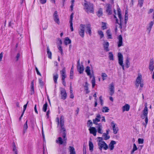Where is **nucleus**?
<instances>
[{
    "label": "nucleus",
    "mask_w": 154,
    "mask_h": 154,
    "mask_svg": "<svg viewBox=\"0 0 154 154\" xmlns=\"http://www.w3.org/2000/svg\"><path fill=\"white\" fill-rule=\"evenodd\" d=\"M64 118L63 116H61L60 119L57 117L56 121L57 122V127L60 129V134L62 133L63 139L61 137H58L56 140V142L60 145L62 144L64 141H66V132L64 126Z\"/></svg>",
    "instance_id": "f257e3e1"
},
{
    "label": "nucleus",
    "mask_w": 154,
    "mask_h": 154,
    "mask_svg": "<svg viewBox=\"0 0 154 154\" xmlns=\"http://www.w3.org/2000/svg\"><path fill=\"white\" fill-rule=\"evenodd\" d=\"M144 106L145 107L143 110L142 111V113L141 115V117L143 119H145L144 121L145 122V124L143 123V124L145 125V128H146L148 122V119L147 116L148 113V109L147 103H145Z\"/></svg>",
    "instance_id": "f03ea898"
},
{
    "label": "nucleus",
    "mask_w": 154,
    "mask_h": 154,
    "mask_svg": "<svg viewBox=\"0 0 154 154\" xmlns=\"http://www.w3.org/2000/svg\"><path fill=\"white\" fill-rule=\"evenodd\" d=\"M83 5L84 7V9L87 13H93V12L94 9L93 4L90 2L88 3L85 0Z\"/></svg>",
    "instance_id": "7ed1b4c3"
},
{
    "label": "nucleus",
    "mask_w": 154,
    "mask_h": 154,
    "mask_svg": "<svg viewBox=\"0 0 154 154\" xmlns=\"http://www.w3.org/2000/svg\"><path fill=\"white\" fill-rule=\"evenodd\" d=\"M136 86L137 88H138L139 85L141 88H142L143 85V82L142 79V75L140 73H138V76L136 80Z\"/></svg>",
    "instance_id": "20e7f679"
},
{
    "label": "nucleus",
    "mask_w": 154,
    "mask_h": 154,
    "mask_svg": "<svg viewBox=\"0 0 154 154\" xmlns=\"http://www.w3.org/2000/svg\"><path fill=\"white\" fill-rule=\"evenodd\" d=\"M99 149L101 150L102 148L104 150H106L108 148L107 145L103 141L99 140L98 143Z\"/></svg>",
    "instance_id": "39448f33"
},
{
    "label": "nucleus",
    "mask_w": 154,
    "mask_h": 154,
    "mask_svg": "<svg viewBox=\"0 0 154 154\" xmlns=\"http://www.w3.org/2000/svg\"><path fill=\"white\" fill-rule=\"evenodd\" d=\"M85 25L80 24L78 30V32L79 35L82 38L84 37Z\"/></svg>",
    "instance_id": "423d86ee"
},
{
    "label": "nucleus",
    "mask_w": 154,
    "mask_h": 154,
    "mask_svg": "<svg viewBox=\"0 0 154 154\" xmlns=\"http://www.w3.org/2000/svg\"><path fill=\"white\" fill-rule=\"evenodd\" d=\"M118 63L122 67V69L124 70V66L123 63V56L120 53H119L118 54Z\"/></svg>",
    "instance_id": "0eeeda50"
},
{
    "label": "nucleus",
    "mask_w": 154,
    "mask_h": 154,
    "mask_svg": "<svg viewBox=\"0 0 154 154\" xmlns=\"http://www.w3.org/2000/svg\"><path fill=\"white\" fill-rule=\"evenodd\" d=\"M53 18L54 20L56 23L58 25L60 24V19L59 16L58 14V12L57 11H55L53 14Z\"/></svg>",
    "instance_id": "6e6552de"
},
{
    "label": "nucleus",
    "mask_w": 154,
    "mask_h": 154,
    "mask_svg": "<svg viewBox=\"0 0 154 154\" xmlns=\"http://www.w3.org/2000/svg\"><path fill=\"white\" fill-rule=\"evenodd\" d=\"M61 94V98L63 100L66 99L67 97V94L65 89L63 88H60Z\"/></svg>",
    "instance_id": "1a4fd4ad"
},
{
    "label": "nucleus",
    "mask_w": 154,
    "mask_h": 154,
    "mask_svg": "<svg viewBox=\"0 0 154 154\" xmlns=\"http://www.w3.org/2000/svg\"><path fill=\"white\" fill-rule=\"evenodd\" d=\"M111 125L112 127L114 134H116L119 130V129L117 126V125L113 121L111 122Z\"/></svg>",
    "instance_id": "9d476101"
},
{
    "label": "nucleus",
    "mask_w": 154,
    "mask_h": 154,
    "mask_svg": "<svg viewBox=\"0 0 154 154\" xmlns=\"http://www.w3.org/2000/svg\"><path fill=\"white\" fill-rule=\"evenodd\" d=\"M85 28L86 29V32L88 33L90 35L91 34V25L90 24H87L85 25Z\"/></svg>",
    "instance_id": "9b49d317"
},
{
    "label": "nucleus",
    "mask_w": 154,
    "mask_h": 154,
    "mask_svg": "<svg viewBox=\"0 0 154 154\" xmlns=\"http://www.w3.org/2000/svg\"><path fill=\"white\" fill-rule=\"evenodd\" d=\"M118 41L117 42L118 47H120L123 45L122 38L121 35H119L117 38Z\"/></svg>",
    "instance_id": "f8f14e48"
},
{
    "label": "nucleus",
    "mask_w": 154,
    "mask_h": 154,
    "mask_svg": "<svg viewBox=\"0 0 154 154\" xmlns=\"http://www.w3.org/2000/svg\"><path fill=\"white\" fill-rule=\"evenodd\" d=\"M109 88L110 90V95L112 96L114 92V86L113 83L109 85Z\"/></svg>",
    "instance_id": "ddd939ff"
},
{
    "label": "nucleus",
    "mask_w": 154,
    "mask_h": 154,
    "mask_svg": "<svg viewBox=\"0 0 154 154\" xmlns=\"http://www.w3.org/2000/svg\"><path fill=\"white\" fill-rule=\"evenodd\" d=\"M89 130L90 134H93L94 136H96L97 131L95 128L90 127L89 128Z\"/></svg>",
    "instance_id": "4468645a"
},
{
    "label": "nucleus",
    "mask_w": 154,
    "mask_h": 154,
    "mask_svg": "<svg viewBox=\"0 0 154 154\" xmlns=\"http://www.w3.org/2000/svg\"><path fill=\"white\" fill-rule=\"evenodd\" d=\"M60 74L62 77V79H65L66 77L65 67H64L63 69L60 71Z\"/></svg>",
    "instance_id": "2eb2a0df"
},
{
    "label": "nucleus",
    "mask_w": 154,
    "mask_h": 154,
    "mask_svg": "<svg viewBox=\"0 0 154 154\" xmlns=\"http://www.w3.org/2000/svg\"><path fill=\"white\" fill-rule=\"evenodd\" d=\"M111 5L109 4L106 5V12L109 15H110L112 14V11L111 10Z\"/></svg>",
    "instance_id": "dca6fc26"
},
{
    "label": "nucleus",
    "mask_w": 154,
    "mask_h": 154,
    "mask_svg": "<svg viewBox=\"0 0 154 154\" xmlns=\"http://www.w3.org/2000/svg\"><path fill=\"white\" fill-rule=\"evenodd\" d=\"M149 69L151 71H153L154 69V63L152 59H150L149 60Z\"/></svg>",
    "instance_id": "f3484780"
},
{
    "label": "nucleus",
    "mask_w": 154,
    "mask_h": 154,
    "mask_svg": "<svg viewBox=\"0 0 154 154\" xmlns=\"http://www.w3.org/2000/svg\"><path fill=\"white\" fill-rule=\"evenodd\" d=\"M103 45L104 50L106 52L108 51H109V43L107 42L104 41L103 43Z\"/></svg>",
    "instance_id": "a211bd4d"
},
{
    "label": "nucleus",
    "mask_w": 154,
    "mask_h": 154,
    "mask_svg": "<svg viewBox=\"0 0 154 154\" xmlns=\"http://www.w3.org/2000/svg\"><path fill=\"white\" fill-rule=\"evenodd\" d=\"M77 69L80 74L82 73L84 70V67L83 65H81L77 66Z\"/></svg>",
    "instance_id": "6ab92c4d"
},
{
    "label": "nucleus",
    "mask_w": 154,
    "mask_h": 154,
    "mask_svg": "<svg viewBox=\"0 0 154 154\" xmlns=\"http://www.w3.org/2000/svg\"><path fill=\"white\" fill-rule=\"evenodd\" d=\"M100 114L97 115L95 119H93V123L95 125H97V123L100 121Z\"/></svg>",
    "instance_id": "aec40b11"
},
{
    "label": "nucleus",
    "mask_w": 154,
    "mask_h": 154,
    "mask_svg": "<svg viewBox=\"0 0 154 154\" xmlns=\"http://www.w3.org/2000/svg\"><path fill=\"white\" fill-rule=\"evenodd\" d=\"M97 131L98 133L102 134L103 133V126L102 124L100 123H99L98 125L97 126Z\"/></svg>",
    "instance_id": "412c9836"
},
{
    "label": "nucleus",
    "mask_w": 154,
    "mask_h": 154,
    "mask_svg": "<svg viewBox=\"0 0 154 154\" xmlns=\"http://www.w3.org/2000/svg\"><path fill=\"white\" fill-rule=\"evenodd\" d=\"M116 144V142L114 140H112L109 145V148L110 150H112L114 148V145Z\"/></svg>",
    "instance_id": "4be33fe9"
},
{
    "label": "nucleus",
    "mask_w": 154,
    "mask_h": 154,
    "mask_svg": "<svg viewBox=\"0 0 154 154\" xmlns=\"http://www.w3.org/2000/svg\"><path fill=\"white\" fill-rule=\"evenodd\" d=\"M130 106L127 104H126L125 105L122 107V112H124L125 111H128L130 109Z\"/></svg>",
    "instance_id": "5701e85b"
},
{
    "label": "nucleus",
    "mask_w": 154,
    "mask_h": 154,
    "mask_svg": "<svg viewBox=\"0 0 154 154\" xmlns=\"http://www.w3.org/2000/svg\"><path fill=\"white\" fill-rule=\"evenodd\" d=\"M90 72L91 70L90 67L88 66L86 67L85 69V72H86L87 75L89 76L90 78H91L93 75H91Z\"/></svg>",
    "instance_id": "b1692460"
},
{
    "label": "nucleus",
    "mask_w": 154,
    "mask_h": 154,
    "mask_svg": "<svg viewBox=\"0 0 154 154\" xmlns=\"http://www.w3.org/2000/svg\"><path fill=\"white\" fill-rule=\"evenodd\" d=\"M68 150L70 154H75V149L73 147L69 146L68 148Z\"/></svg>",
    "instance_id": "393cba45"
},
{
    "label": "nucleus",
    "mask_w": 154,
    "mask_h": 154,
    "mask_svg": "<svg viewBox=\"0 0 154 154\" xmlns=\"http://www.w3.org/2000/svg\"><path fill=\"white\" fill-rule=\"evenodd\" d=\"M153 23L152 21L150 22L148 26L147 27V30L148 31L149 33L151 31Z\"/></svg>",
    "instance_id": "a878e982"
},
{
    "label": "nucleus",
    "mask_w": 154,
    "mask_h": 154,
    "mask_svg": "<svg viewBox=\"0 0 154 154\" xmlns=\"http://www.w3.org/2000/svg\"><path fill=\"white\" fill-rule=\"evenodd\" d=\"M106 34L107 35V39H112V33L110 30L109 29L107 30Z\"/></svg>",
    "instance_id": "bb28decb"
},
{
    "label": "nucleus",
    "mask_w": 154,
    "mask_h": 154,
    "mask_svg": "<svg viewBox=\"0 0 154 154\" xmlns=\"http://www.w3.org/2000/svg\"><path fill=\"white\" fill-rule=\"evenodd\" d=\"M47 53L48 55V57L51 59L52 57V53L50 51V49L49 46H48L47 47Z\"/></svg>",
    "instance_id": "cd10ccee"
},
{
    "label": "nucleus",
    "mask_w": 154,
    "mask_h": 154,
    "mask_svg": "<svg viewBox=\"0 0 154 154\" xmlns=\"http://www.w3.org/2000/svg\"><path fill=\"white\" fill-rule=\"evenodd\" d=\"M58 78V74L56 73L55 74H53V80L54 83L56 84L57 83V80Z\"/></svg>",
    "instance_id": "c85d7f7f"
},
{
    "label": "nucleus",
    "mask_w": 154,
    "mask_h": 154,
    "mask_svg": "<svg viewBox=\"0 0 154 154\" xmlns=\"http://www.w3.org/2000/svg\"><path fill=\"white\" fill-rule=\"evenodd\" d=\"M89 150L91 151H92L93 150L94 146L92 143L90 141H89Z\"/></svg>",
    "instance_id": "c756f323"
},
{
    "label": "nucleus",
    "mask_w": 154,
    "mask_h": 154,
    "mask_svg": "<svg viewBox=\"0 0 154 154\" xmlns=\"http://www.w3.org/2000/svg\"><path fill=\"white\" fill-rule=\"evenodd\" d=\"M117 12H118V17L119 18L120 21L121 22L122 19V17L121 14V11L120 9L119 8H117Z\"/></svg>",
    "instance_id": "7c9ffc66"
},
{
    "label": "nucleus",
    "mask_w": 154,
    "mask_h": 154,
    "mask_svg": "<svg viewBox=\"0 0 154 154\" xmlns=\"http://www.w3.org/2000/svg\"><path fill=\"white\" fill-rule=\"evenodd\" d=\"M71 43V40L68 38H66L64 42V44L66 45Z\"/></svg>",
    "instance_id": "2f4dec72"
},
{
    "label": "nucleus",
    "mask_w": 154,
    "mask_h": 154,
    "mask_svg": "<svg viewBox=\"0 0 154 154\" xmlns=\"http://www.w3.org/2000/svg\"><path fill=\"white\" fill-rule=\"evenodd\" d=\"M27 120L26 121L25 124L24 125H23V133H24L26 132V131L27 129V128H28V125H27Z\"/></svg>",
    "instance_id": "473e14b6"
},
{
    "label": "nucleus",
    "mask_w": 154,
    "mask_h": 154,
    "mask_svg": "<svg viewBox=\"0 0 154 154\" xmlns=\"http://www.w3.org/2000/svg\"><path fill=\"white\" fill-rule=\"evenodd\" d=\"M92 79L91 81V82L92 85V87L93 88H94L95 85V77L94 76H92Z\"/></svg>",
    "instance_id": "72a5a7b5"
},
{
    "label": "nucleus",
    "mask_w": 154,
    "mask_h": 154,
    "mask_svg": "<svg viewBox=\"0 0 154 154\" xmlns=\"http://www.w3.org/2000/svg\"><path fill=\"white\" fill-rule=\"evenodd\" d=\"M114 13L115 14L114 15V18L116 19V23H118L119 24V27L121 29V28H122V26H121V23L120 24H119L118 23V20L117 18V17H116V16L115 15L116 14V10L115 9L114 10Z\"/></svg>",
    "instance_id": "f704fd0d"
},
{
    "label": "nucleus",
    "mask_w": 154,
    "mask_h": 154,
    "mask_svg": "<svg viewBox=\"0 0 154 154\" xmlns=\"http://www.w3.org/2000/svg\"><path fill=\"white\" fill-rule=\"evenodd\" d=\"M101 77L102 78L103 80L106 79L107 77V75L105 73L103 72L101 73Z\"/></svg>",
    "instance_id": "c9c22d12"
},
{
    "label": "nucleus",
    "mask_w": 154,
    "mask_h": 154,
    "mask_svg": "<svg viewBox=\"0 0 154 154\" xmlns=\"http://www.w3.org/2000/svg\"><path fill=\"white\" fill-rule=\"evenodd\" d=\"M103 136L104 137V139L105 140H107L109 139L110 138V136L108 135L106 133H104L103 134Z\"/></svg>",
    "instance_id": "e433bc0d"
},
{
    "label": "nucleus",
    "mask_w": 154,
    "mask_h": 154,
    "mask_svg": "<svg viewBox=\"0 0 154 154\" xmlns=\"http://www.w3.org/2000/svg\"><path fill=\"white\" fill-rule=\"evenodd\" d=\"M109 109L107 107L104 106L102 108V111L103 112H108Z\"/></svg>",
    "instance_id": "4c0bfd02"
},
{
    "label": "nucleus",
    "mask_w": 154,
    "mask_h": 154,
    "mask_svg": "<svg viewBox=\"0 0 154 154\" xmlns=\"http://www.w3.org/2000/svg\"><path fill=\"white\" fill-rule=\"evenodd\" d=\"M73 66H72L71 68L70 72V78L71 79H72L73 78Z\"/></svg>",
    "instance_id": "58836bf2"
},
{
    "label": "nucleus",
    "mask_w": 154,
    "mask_h": 154,
    "mask_svg": "<svg viewBox=\"0 0 154 154\" xmlns=\"http://www.w3.org/2000/svg\"><path fill=\"white\" fill-rule=\"evenodd\" d=\"M13 151L14 152V154H17V151L16 147L15 144L14 143H13Z\"/></svg>",
    "instance_id": "ea45409f"
},
{
    "label": "nucleus",
    "mask_w": 154,
    "mask_h": 154,
    "mask_svg": "<svg viewBox=\"0 0 154 154\" xmlns=\"http://www.w3.org/2000/svg\"><path fill=\"white\" fill-rule=\"evenodd\" d=\"M102 9L101 8H100L97 11V15L98 17H100L102 15Z\"/></svg>",
    "instance_id": "a19ab883"
},
{
    "label": "nucleus",
    "mask_w": 154,
    "mask_h": 154,
    "mask_svg": "<svg viewBox=\"0 0 154 154\" xmlns=\"http://www.w3.org/2000/svg\"><path fill=\"white\" fill-rule=\"evenodd\" d=\"M48 106V104L47 102H46L43 105L42 107L43 111L44 112H46Z\"/></svg>",
    "instance_id": "79ce46f5"
},
{
    "label": "nucleus",
    "mask_w": 154,
    "mask_h": 154,
    "mask_svg": "<svg viewBox=\"0 0 154 154\" xmlns=\"http://www.w3.org/2000/svg\"><path fill=\"white\" fill-rule=\"evenodd\" d=\"M98 33L100 36V38H102L104 36V34L103 32L101 30L98 31Z\"/></svg>",
    "instance_id": "37998d69"
},
{
    "label": "nucleus",
    "mask_w": 154,
    "mask_h": 154,
    "mask_svg": "<svg viewBox=\"0 0 154 154\" xmlns=\"http://www.w3.org/2000/svg\"><path fill=\"white\" fill-rule=\"evenodd\" d=\"M88 84L87 82H86L85 83V90H86V92L87 93H89V91H88Z\"/></svg>",
    "instance_id": "c03bdc74"
},
{
    "label": "nucleus",
    "mask_w": 154,
    "mask_h": 154,
    "mask_svg": "<svg viewBox=\"0 0 154 154\" xmlns=\"http://www.w3.org/2000/svg\"><path fill=\"white\" fill-rule=\"evenodd\" d=\"M109 58L110 60H113V55L112 53L111 52L109 53Z\"/></svg>",
    "instance_id": "a18cd8bd"
},
{
    "label": "nucleus",
    "mask_w": 154,
    "mask_h": 154,
    "mask_svg": "<svg viewBox=\"0 0 154 154\" xmlns=\"http://www.w3.org/2000/svg\"><path fill=\"white\" fill-rule=\"evenodd\" d=\"M48 24L47 23L44 24L42 26V28L44 30H46L48 27Z\"/></svg>",
    "instance_id": "49530a36"
},
{
    "label": "nucleus",
    "mask_w": 154,
    "mask_h": 154,
    "mask_svg": "<svg viewBox=\"0 0 154 154\" xmlns=\"http://www.w3.org/2000/svg\"><path fill=\"white\" fill-rule=\"evenodd\" d=\"M143 0H139L138 2V4L140 5V7H142L143 5Z\"/></svg>",
    "instance_id": "de8ad7c7"
},
{
    "label": "nucleus",
    "mask_w": 154,
    "mask_h": 154,
    "mask_svg": "<svg viewBox=\"0 0 154 154\" xmlns=\"http://www.w3.org/2000/svg\"><path fill=\"white\" fill-rule=\"evenodd\" d=\"M39 83L40 85L41 86H43L44 85V83L43 81H42V79H38Z\"/></svg>",
    "instance_id": "09e8293b"
},
{
    "label": "nucleus",
    "mask_w": 154,
    "mask_h": 154,
    "mask_svg": "<svg viewBox=\"0 0 154 154\" xmlns=\"http://www.w3.org/2000/svg\"><path fill=\"white\" fill-rule=\"evenodd\" d=\"M102 28L103 29H106V23H104L102 22Z\"/></svg>",
    "instance_id": "8fccbe9b"
},
{
    "label": "nucleus",
    "mask_w": 154,
    "mask_h": 154,
    "mask_svg": "<svg viewBox=\"0 0 154 154\" xmlns=\"http://www.w3.org/2000/svg\"><path fill=\"white\" fill-rule=\"evenodd\" d=\"M126 67L128 68L129 67L130 65V63L129 60L127 59L126 60Z\"/></svg>",
    "instance_id": "3c124183"
},
{
    "label": "nucleus",
    "mask_w": 154,
    "mask_h": 154,
    "mask_svg": "<svg viewBox=\"0 0 154 154\" xmlns=\"http://www.w3.org/2000/svg\"><path fill=\"white\" fill-rule=\"evenodd\" d=\"M138 142L139 144H142L143 142V140L142 139L139 138L138 139Z\"/></svg>",
    "instance_id": "603ef678"
},
{
    "label": "nucleus",
    "mask_w": 154,
    "mask_h": 154,
    "mask_svg": "<svg viewBox=\"0 0 154 154\" xmlns=\"http://www.w3.org/2000/svg\"><path fill=\"white\" fill-rule=\"evenodd\" d=\"M70 23V28L72 32L74 30L73 28V23L72 22L69 23Z\"/></svg>",
    "instance_id": "864d4df0"
},
{
    "label": "nucleus",
    "mask_w": 154,
    "mask_h": 154,
    "mask_svg": "<svg viewBox=\"0 0 154 154\" xmlns=\"http://www.w3.org/2000/svg\"><path fill=\"white\" fill-rule=\"evenodd\" d=\"M58 49L60 51V52L61 54L63 53V49L62 48V47L61 46H58Z\"/></svg>",
    "instance_id": "5fc2aeb1"
},
{
    "label": "nucleus",
    "mask_w": 154,
    "mask_h": 154,
    "mask_svg": "<svg viewBox=\"0 0 154 154\" xmlns=\"http://www.w3.org/2000/svg\"><path fill=\"white\" fill-rule=\"evenodd\" d=\"M35 70L36 72V73H37V74L38 75H39L41 76H42L41 74L39 72L37 68L36 67H35Z\"/></svg>",
    "instance_id": "6e6d98bb"
},
{
    "label": "nucleus",
    "mask_w": 154,
    "mask_h": 154,
    "mask_svg": "<svg viewBox=\"0 0 154 154\" xmlns=\"http://www.w3.org/2000/svg\"><path fill=\"white\" fill-rule=\"evenodd\" d=\"M28 103V101L26 103V104L24 106H23V113H24V112L25 111V110H26V107H27V104Z\"/></svg>",
    "instance_id": "4d7b16f0"
},
{
    "label": "nucleus",
    "mask_w": 154,
    "mask_h": 154,
    "mask_svg": "<svg viewBox=\"0 0 154 154\" xmlns=\"http://www.w3.org/2000/svg\"><path fill=\"white\" fill-rule=\"evenodd\" d=\"M99 99L101 105L102 106L103 104V101L102 99V96H100L99 97Z\"/></svg>",
    "instance_id": "13d9d810"
},
{
    "label": "nucleus",
    "mask_w": 154,
    "mask_h": 154,
    "mask_svg": "<svg viewBox=\"0 0 154 154\" xmlns=\"http://www.w3.org/2000/svg\"><path fill=\"white\" fill-rule=\"evenodd\" d=\"M46 1L47 0H39L40 3L42 4L45 3L46 2Z\"/></svg>",
    "instance_id": "bf43d9fd"
},
{
    "label": "nucleus",
    "mask_w": 154,
    "mask_h": 154,
    "mask_svg": "<svg viewBox=\"0 0 154 154\" xmlns=\"http://www.w3.org/2000/svg\"><path fill=\"white\" fill-rule=\"evenodd\" d=\"M73 17V14L72 13L70 16V20L69 21V23L72 22Z\"/></svg>",
    "instance_id": "052dcab7"
},
{
    "label": "nucleus",
    "mask_w": 154,
    "mask_h": 154,
    "mask_svg": "<svg viewBox=\"0 0 154 154\" xmlns=\"http://www.w3.org/2000/svg\"><path fill=\"white\" fill-rule=\"evenodd\" d=\"M132 149L134 151H136L137 149V148L136 146L134 143L133 144V147Z\"/></svg>",
    "instance_id": "680f3d73"
},
{
    "label": "nucleus",
    "mask_w": 154,
    "mask_h": 154,
    "mask_svg": "<svg viewBox=\"0 0 154 154\" xmlns=\"http://www.w3.org/2000/svg\"><path fill=\"white\" fill-rule=\"evenodd\" d=\"M125 20H126L127 21L128 19V14H127V13H126V11L125 14Z\"/></svg>",
    "instance_id": "e2e57ef3"
},
{
    "label": "nucleus",
    "mask_w": 154,
    "mask_h": 154,
    "mask_svg": "<svg viewBox=\"0 0 154 154\" xmlns=\"http://www.w3.org/2000/svg\"><path fill=\"white\" fill-rule=\"evenodd\" d=\"M92 121L90 120H88V125L89 126H92Z\"/></svg>",
    "instance_id": "0e129e2a"
},
{
    "label": "nucleus",
    "mask_w": 154,
    "mask_h": 154,
    "mask_svg": "<svg viewBox=\"0 0 154 154\" xmlns=\"http://www.w3.org/2000/svg\"><path fill=\"white\" fill-rule=\"evenodd\" d=\"M20 57V54L19 53H17V55L16 57V61H17Z\"/></svg>",
    "instance_id": "69168bd1"
},
{
    "label": "nucleus",
    "mask_w": 154,
    "mask_h": 154,
    "mask_svg": "<svg viewBox=\"0 0 154 154\" xmlns=\"http://www.w3.org/2000/svg\"><path fill=\"white\" fill-rule=\"evenodd\" d=\"M3 56V53L2 52L0 54V61L2 60V59Z\"/></svg>",
    "instance_id": "338daca9"
},
{
    "label": "nucleus",
    "mask_w": 154,
    "mask_h": 154,
    "mask_svg": "<svg viewBox=\"0 0 154 154\" xmlns=\"http://www.w3.org/2000/svg\"><path fill=\"white\" fill-rule=\"evenodd\" d=\"M34 88L33 80L31 82V88Z\"/></svg>",
    "instance_id": "774afa93"
}]
</instances>
